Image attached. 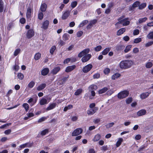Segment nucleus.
<instances>
[{
	"mask_svg": "<svg viewBox=\"0 0 153 153\" xmlns=\"http://www.w3.org/2000/svg\"><path fill=\"white\" fill-rule=\"evenodd\" d=\"M133 63V62L131 60H125L121 61L119 65L121 68L126 69L130 68Z\"/></svg>",
	"mask_w": 153,
	"mask_h": 153,
	"instance_id": "1",
	"label": "nucleus"
},
{
	"mask_svg": "<svg viewBox=\"0 0 153 153\" xmlns=\"http://www.w3.org/2000/svg\"><path fill=\"white\" fill-rule=\"evenodd\" d=\"M129 94V92L128 91L126 90L123 91L119 93L117 97L119 99H123L127 97Z\"/></svg>",
	"mask_w": 153,
	"mask_h": 153,
	"instance_id": "2",
	"label": "nucleus"
},
{
	"mask_svg": "<svg viewBox=\"0 0 153 153\" xmlns=\"http://www.w3.org/2000/svg\"><path fill=\"white\" fill-rule=\"evenodd\" d=\"M93 65L91 64H89L85 66L82 69V71L84 73H86L89 71L92 68Z\"/></svg>",
	"mask_w": 153,
	"mask_h": 153,
	"instance_id": "3",
	"label": "nucleus"
},
{
	"mask_svg": "<svg viewBox=\"0 0 153 153\" xmlns=\"http://www.w3.org/2000/svg\"><path fill=\"white\" fill-rule=\"evenodd\" d=\"M91 55L90 54L84 55L82 58L81 60L82 62H85L88 61L91 58Z\"/></svg>",
	"mask_w": 153,
	"mask_h": 153,
	"instance_id": "4",
	"label": "nucleus"
},
{
	"mask_svg": "<svg viewBox=\"0 0 153 153\" xmlns=\"http://www.w3.org/2000/svg\"><path fill=\"white\" fill-rule=\"evenodd\" d=\"M98 110V108L94 107L93 108H91L87 111V114L88 115H91L95 113Z\"/></svg>",
	"mask_w": 153,
	"mask_h": 153,
	"instance_id": "5",
	"label": "nucleus"
},
{
	"mask_svg": "<svg viewBox=\"0 0 153 153\" xmlns=\"http://www.w3.org/2000/svg\"><path fill=\"white\" fill-rule=\"evenodd\" d=\"M150 93V92H149L142 93L140 94V97L142 100L145 99L149 97Z\"/></svg>",
	"mask_w": 153,
	"mask_h": 153,
	"instance_id": "6",
	"label": "nucleus"
},
{
	"mask_svg": "<svg viewBox=\"0 0 153 153\" xmlns=\"http://www.w3.org/2000/svg\"><path fill=\"white\" fill-rule=\"evenodd\" d=\"M97 20L96 19H94L93 20L91 21L90 23L86 27L87 29H90L93 26V25L96 23Z\"/></svg>",
	"mask_w": 153,
	"mask_h": 153,
	"instance_id": "7",
	"label": "nucleus"
},
{
	"mask_svg": "<svg viewBox=\"0 0 153 153\" xmlns=\"http://www.w3.org/2000/svg\"><path fill=\"white\" fill-rule=\"evenodd\" d=\"M34 34V31L32 29H30L28 30L27 33V37L28 39H30L32 37Z\"/></svg>",
	"mask_w": 153,
	"mask_h": 153,
	"instance_id": "8",
	"label": "nucleus"
},
{
	"mask_svg": "<svg viewBox=\"0 0 153 153\" xmlns=\"http://www.w3.org/2000/svg\"><path fill=\"white\" fill-rule=\"evenodd\" d=\"M49 25V21L48 20H46L43 22L42 25L41 27V28L46 30L48 27Z\"/></svg>",
	"mask_w": 153,
	"mask_h": 153,
	"instance_id": "9",
	"label": "nucleus"
},
{
	"mask_svg": "<svg viewBox=\"0 0 153 153\" xmlns=\"http://www.w3.org/2000/svg\"><path fill=\"white\" fill-rule=\"evenodd\" d=\"M70 13V11L67 10L62 15V19H66L69 16Z\"/></svg>",
	"mask_w": 153,
	"mask_h": 153,
	"instance_id": "10",
	"label": "nucleus"
},
{
	"mask_svg": "<svg viewBox=\"0 0 153 153\" xmlns=\"http://www.w3.org/2000/svg\"><path fill=\"white\" fill-rule=\"evenodd\" d=\"M76 67V66L75 65L68 66L66 68L65 71L66 72H69L75 69Z\"/></svg>",
	"mask_w": 153,
	"mask_h": 153,
	"instance_id": "11",
	"label": "nucleus"
},
{
	"mask_svg": "<svg viewBox=\"0 0 153 153\" xmlns=\"http://www.w3.org/2000/svg\"><path fill=\"white\" fill-rule=\"evenodd\" d=\"M125 48V46L123 45H117L116 46V49L118 51L123 50Z\"/></svg>",
	"mask_w": 153,
	"mask_h": 153,
	"instance_id": "12",
	"label": "nucleus"
},
{
	"mask_svg": "<svg viewBox=\"0 0 153 153\" xmlns=\"http://www.w3.org/2000/svg\"><path fill=\"white\" fill-rule=\"evenodd\" d=\"M49 71V70L48 68H45L41 71V74L43 76L46 75L48 74Z\"/></svg>",
	"mask_w": 153,
	"mask_h": 153,
	"instance_id": "13",
	"label": "nucleus"
},
{
	"mask_svg": "<svg viewBox=\"0 0 153 153\" xmlns=\"http://www.w3.org/2000/svg\"><path fill=\"white\" fill-rule=\"evenodd\" d=\"M146 112V110L144 109L141 110L137 112V115L139 116H142L145 115Z\"/></svg>",
	"mask_w": 153,
	"mask_h": 153,
	"instance_id": "14",
	"label": "nucleus"
},
{
	"mask_svg": "<svg viewBox=\"0 0 153 153\" xmlns=\"http://www.w3.org/2000/svg\"><path fill=\"white\" fill-rule=\"evenodd\" d=\"M47 7V5L46 4L44 3L42 4L40 7V10L42 12H45Z\"/></svg>",
	"mask_w": 153,
	"mask_h": 153,
	"instance_id": "15",
	"label": "nucleus"
},
{
	"mask_svg": "<svg viewBox=\"0 0 153 153\" xmlns=\"http://www.w3.org/2000/svg\"><path fill=\"white\" fill-rule=\"evenodd\" d=\"M60 68L59 67H57L53 68L51 71V73L53 74H56L60 70Z\"/></svg>",
	"mask_w": 153,
	"mask_h": 153,
	"instance_id": "16",
	"label": "nucleus"
},
{
	"mask_svg": "<svg viewBox=\"0 0 153 153\" xmlns=\"http://www.w3.org/2000/svg\"><path fill=\"white\" fill-rule=\"evenodd\" d=\"M46 86V84L45 83H43L40 85L38 86L37 88V90L38 91H40L43 89Z\"/></svg>",
	"mask_w": 153,
	"mask_h": 153,
	"instance_id": "17",
	"label": "nucleus"
},
{
	"mask_svg": "<svg viewBox=\"0 0 153 153\" xmlns=\"http://www.w3.org/2000/svg\"><path fill=\"white\" fill-rule=\"evenodd\" d=\"M109 89L107 87H104L103 88L100 90L98 92L99 94H102L107 91Z\"/></svg>",
	"mask_w": 153,
	"mask_h": 153,
	"instance_id": "18",
	"label": "nucleus"
},
{
	"mask_svg": "<svg viewBox=\"0 0 153 153\" xmlns=\"http://www.w3.org/2000/svg\"><path fill=\"white\" fill-rule=\"evenodd\" d=\"M111 49V48H105L102 52V54L103 55H106L110 51Z\"/></svg>",
	"mask_w": 153,
	"mask_h": 153,
	"instance_id": "19",
	"label": "nucleus"
},
{
	"mask_svg": "<svg viewBox=\"0 0 153 153\" xmlns=\"http://www.w3.org/2000/svg\"><path fill=\"white\" fill-rule=\"evenodd\" d=\"M31 11V9L30 8V7H28L27 8L26 13V16L27 18H29L30 17Z\"/></svg>",
	"mask_w": 153,
	"mask_h": 153,
	"instance_id": "20",
	"label": "nucleus"
},
{
	"mask_svg": "<svg viewBox=\"0 0 153 153\" xmlns=\"http://www.w3.org/2000/svg\"><path fill=\"white\" fill-rule=\"evenodd\" d=\"M97 88V86L94 85H90L88 87V90L89 91L93 90H96Z\"/></svg>",
	"mask_w": 153,
	"mask_h": 153,
	"instance_id": "21",
	"label": "nucleus"
},
{
	"mask_svg": "<svg viewBox=\"0 0 153 153\" xmlns=\"http://www.w3.org/2000/svg\"><path fill=\"white\" fill-rule=\"evenodd\" d=\"M126 31V29L124 28H122L119 29L117 32V35L118 36L120 35L123 34Z\"/></svg>",
	"mask_w": 153,
	"mask_h": 153,
	"instance_id": "22",
	"label": "nucleus"
},
{
	"mask_svg": "<svg viewBox=\"0 0 153 153\" xmlns=\"http://www.w3.org/2000/svg\"><path fill=\"white\" fill-rule=\"evenodd\" d=\"M69 37L70 36L68 34L66 33H65L62 36L63 39L65 41L68 40L69 39Z\"/></svg>",
	"mask_w": 153,
	"mask_h": 153,
	"instance_id": "23",
	"label": "nucleus"
},
{
	"mask_svg": "<svg viewBox=\"0 0 153 153\" xmlns=\"http://www.w3.org/2000/svg\"><path fill=\"white\" fill-rule=\"evenodd\" d=\"M47 103V100L46 99L43 98L40 101V104L41 105H44Z\"/></svg>",
	"mask_w": 153,
	"mask_h": 153,
	"instance_id": "24",
	"label": "nucleus"
},
{
	"mask_svg": "<svg viewBox=\"0 0 153 153\" xmlns=\"http://www.w3.org/2000/svg\"><path fill=\"white\" fill-rule=\"evenodd\" d=\"M56 105L55 103H53L50 104L46 108L47 110H49L54 108Z\"/></svg>",
	"mask_w": 153,
	"mask_h": 153,
	"instance_id": "25",
	"label": "nucleus"
},
{
	"mask_svg": "<svg viewBox=\"0 0 153 153\" xmlns=\"http://www.w3.org/2000/svg\"><path fill=\"white\" fill-rule=\"evenodd\" d=\"M120 76V74L119 73H116L112 76L111 78L112 79L115 80L119 77Z\"/></svg>",
	"mask_w": 153,
	"mask_h": 153,
	"instance_id": "26",
	"label": "nucleus"
},
{
	"mask_svg": "<svg viewBox=\"0 0 153 153\" xmlns=\"http://www.w3.org/2000/svg\"><path fill=\"white\" fill-rule=\"evenodd\" d=\"M100 138V135L99 134L96 135L93 139V141L94 142L97 141L99 140Z\"/></svg>",
	"mask_w": 153,
	"mask_h": 153,
	"instance_id": "27",
	"label": "nucleus"
},
{
	"mask_svg": "<svg viewBox=\"0 0 153 153\" xmlns=\"http://www.w3.org/2000/svg\"><path fill=\"white\" fill-rule=\"evenodd\" d=\"M131 45H128L127 46L124 50V52L125 53H127L131 50Z\"/></svg>",
	"mask_w": 153,
	"mask_h": 153,
	"instance_id": "28",
	"label": "nucleus"
},
{
	"mask_svg": "<svg viewBox=\"0 0 153 153\" xmlns=\"http://www.w3.org/2000/svg\"><path fill=\"white\" fill-rule=\"evenodd\" d=\"M123 140V139L122 138H119V139L118 140L116 144L117 147H118L121 145Z\"/></svg>",
	"mask_w": 153,
	"mask_h": 153,
	"instance_id": "29",
	"label": "nucleus"
},
{
	"mask_svg": "<svg viewBox=\"0 0 153 153\" xmlns=\"http://www.w3.org/2000/svg\"><path fill=\"white\" fill-rule=\"evenodd\" d=\"M114 123L112 122L109 123H108L106 124L105 126L107 128H110L112 127L114 125Z\"/></svg>",
	"mask_w": 153,
	"mask_h": 153,
	"instance_id": "30",
	"label": "nucleus"
},
{
	"mask_svg": "<svg viewBox=\"0 0 153 153\" xmlns=\"http://www.w3.org/2000/svg\"><path fill=\"white\" fill-rule=\"evenodd\" d=\"M41 54L40 53H36L34 56V59L35 60H38L41 57Z\"/></svg>",
	"mask_w": 153,
	"mask_h": 153,
	"instance_id": "31",
	"label": "nucleus"
},
{
	"mask_svg": "<svg viewBox=\"0 0 153 153\" xmlns=\"http://www.w3.org/2000/svg\"><path fill=\"white\" fill-rule=\"evenodd\" d=\"M88 21L87 20H85L83 21L79 25V27H81L88 23Z\"/></svg>",
	"mask_w": 153,
	"mask_h": 153,
	"instance_id": "32",
	"label": "nucleus"
},
{
	"mask_svg": "<svg viewBox=\"0 0 153 153\" xmlns=\"http://www.w3.org/2000/svg\"><path fill=\"white\" fill-rule=\"evenodd\" d=\"M3 10V3L2 0H0V12L1 13Z\"/></svg>",
	"mask_w": 153,
	"mask_h": 153,
	"instance_id": "33",
	"label": "nucleus"
},
{
	"mask_svg": "<svg viewBox=\"0 0 153 153\" xmlns=\"http://www.w3.org/2000/svg\"><path fill=\"white\" fill-rule=\"evenodd\" d=\"M22 106L25 108L26 111H27L28 110L29 105L27 103H25L23 104Z\"/></svg>",
	"mask_w": 153,
	"mask_h": 153,
	"instance_id": "34",
	"label": "nucleus"
},
{
	"mask_svg": "<svg viewBox=\"0 0 153 153\" xmlns=\"http://www.w3.org/2000/svg\"><path fill=\"white\" fill-rule=\"evenodd\" d=\"M147 19V18L145 17L143 18L140 19H139V23H141L145 22Z\"/></svg>",
	"mask_w": 153,
	"mask_h": 153,
	"instance_id": "35",
	"label": "nucleus"
},
{
	"mask_svg": "<svg viewBox=\"0 0 153 153\" xmlns=\"http://www.w3.org/2000/svg\"><path fill=\"white\" fill-rule=\"evenodd\" d=\"M140 4V2L139 1H136L132 5V7L133 8H135L138 6H139V5Z\"/></svg>",
	"mask_w": 153,
	"mask_h": 153,
	"instance_id": "36",
	"label": "nucleus"
},
{
	"mask_svg": "<svg viewBox=\"0 0 153 153\" xmlns=\"http://www.w3.org/2000/svg\"><path fill=\"white\" fill-rule=\"evenodd\" d=\"M48 129H46L41 131V134L42 136L45 135L46 133H48Z\"/></svg>",
	"mask_w": 153,
	"mask_h": 153,
	"instance_id": "37",
	"label": "nucleus"
},
{
	"mask_svg": "<svg viewBox=\"0 0 153 153\" xmlns=\"http://www.w3.org/2000/svg\"><path fill=\"white\" fill-rule=\"evenodd\" d=\"M72 107L73 105H69L67 106H66L64 108V111H66L67 110L72 108Z\"/></svg>",
	"mask_w": 153,
	"mask_h": 153,
	"instance_id": "38",
	"label": "nucleus"
},
{
	"mask_svg": "<svg viewBox=\"0 0 153 153\" xmlns=\"http://www.w3.org/2000/svg\"><path fill=\"white\" fill-rule=\"evenodd\" d=\"M147 38L149 39H153V31L150 32L147 35Z\"/></svg>",
	"mask_w": 153,
	"mask_h": 153,
	"instance_id": "39",
	"label": "nucleus"
},
{
	"mask_svg": "<svg viewBox=\"0 0 153 153\" xmlns=\"http://www.w3.org/2000/svg\"><path fill=\"white\" fill-rule=\"evenodd\" d=\"M146 3H143L141 4L140 5H139V8L140 9H142L144 8L146 6Z\"/></svg>",
	"mask_w": 153,
	"mask_h": 153,
	"instance_id": "40",
	"label": "nucleus"
},
{
	"mask_svg": "<svg viewBox=\"0 0 153 153\" xmlns=\"http://www.w3.org/2000/svg\"><path fill=\"white\" fill-rule=\"evenodd\" d=\"M56 49V47L54 46H53L50 49V52L51 54H53V52Z\"/></svg>",
	"mask_w": 153,
	"mask_h": 153,
	"instance_id": "41",
	"label": "nucleus"
},
{
	"mask_svg": "<svg viewBox=\"0 0 153 153\" xmlns=\"http://www.w3.org/2000/svg\"><path fill=\"white\" fill-rule=\"evenodd\" d=\"M35 82L33 81L30 82L28 84V86L30 88H33Z\"/></svg>",
	"mask_w": 153,
	"mask_h": 153,
	"instance_id": "42",
	"label": "nucleus"
},
{
	"mask_svg": "<svg viewBox=\"0 0 153 153\" xmlns=\"http://www.w3.org/2000/svg\"><path fill=\"white\" fill-rule=\"evenodd\" d=\"M102 48V46L101 45H98L95 47L94 48V50L98 52Z\"/></svg>",
	"mask_w": 153,
	"mask_h": 153,
	"instance_id": "43",
	"label": "nucleus"
},
{
	"mask_svg": "<svg viewBox=\"0 0 153 153\" xmlns=\"http://www.w3.org/2000/svg\"><path fill=\"white\" fill-rule=\"evenodd\" d=\"M152 66V64L151 62H148L146 65V67L147 68H150Z\"/></svg>",
	"mask_w": 153,
	"mask_h": 153,
	"instance_id": "44",
	"label": "nucleus"
},
{
	"mask_svg": "<svg viewBox=\"0 0 153 153\" xmlns=\"http://www.w3.org/2000/svg\"><path fill=\"white\" fill-rule=\"evenodd\" d=\"M90 50L89 48H87L82 51L85 55L87 54L90 51Z\"/></svg>",
	"mask_w": 153,
	"mask_h": 153,
	"instance_id": "45",
	"label": "nucleus"
},
{
	"mask_svg": "<svg viewBox=\"0 0 153 153\" xmlns=\"http://www.w3.org/2000/svg\"><path fill=\"white\" fill-rule=\"evenodd\" d=\"M141 39L140 38H138L134 39V43H137L141 41Z\"/></svg>",
	"mask_w": 153,
	"mask_h": 153,
	"instance_id": "46",
	"label": "nucleus"
},
{
	"mask_svg": "<svg viewBox=\"0 0 153 153\" xmlns=\"http://www.w3.org/2000/svg\"><path fill=\"white\" fill-rule=\"evenodd\" d=\"M21 51V50L19 48L17 49H16L14 53V55L15 56H16Z\"/></svg>",
	"mask_w": 153,
	"mask_h": 153,
	"instance_id": "47",
	"label": "nucleus"
},
{
	"mask_svg": "<svg viewBox=\"0 0 153 153\" xmlns=\"http://www.w3.org/2000/svg\"><path fill=\"white\" fill-rule=\"evenodd\" d=\"M128 19V18H125L124 19H122V20L119 21L117 22L116 24L115 25H117L119 24H122L123 23V22L126 20L127 19Z\"/></svg>",
	"mask_w": 153,
	"mask_h": 153,
	"instance_id": "48",
	"label": "nucleus"
},
{
	"mask_svg": "<svg viewBox=\"0 0 153 153\" xmlns=\"http://www.w3.org/2000/svg\"><path fill=\"white\" fill-rule=\"evenodd\" d=\"M43 17V14L42 13L40 12L38 15V19L41 20H42Z\"/></svg>",
	"mask_w": 153,
	"mask_h": 153,
	"instance_id": "49",
	"label": "nucleus"
},
{
	"mask_svg": "<svg viewBox=\"0 0 153 153\" xmlns=\"http://www.w3.org/2000/svg\"><path fill=\"white\" fill-rule=\"evenodd\" d=\"M17 76L18 78L21 80H22L24 78L23 75L21 73H18Z\"/></svg>",
	"mask_w": 153,
	"mask_h": 153,
	"instance_id": "50",
	"label": "nucleus"
},
{
	"mask_svg": "<svg viewBox=\"0 0 153 153\" xmlns=\"http://www.w3.org/2000/svg\"><path fill=\"white\" fill-rule=\"evenodd\" d=\"M68 77H64L62 78L61 80V82L60 84H62L64 83L67 80Z\"/></svg>",
	"mask_w": 153,
	"mask_h": 153,
	"instance_id": "51",
	"label": "nucleus"
},
{
	"mask_svg": "<svg viewBox=\"0 0 153 153\" xmlns=\"http://www.w3.org/2000/svg\"><path fill=\"white\" fill-rule=\"evenodd\" d=\"M153 44V41H150L145 44V46L146 47H149Z\"/></svg>",
	"mask_w": 153,
	"mask_h": 153,
	"instance_id": "52",
	"label": "nucleus"
},
{
	"mask_svg": "<svg viewBox=\"0 0 153 153\" xmlns=\"http://www.w3.org/2000/svg\"><path fill=\"white\" fill-rule=\"evenodd\" d=\"M110 69L109 68H106L104 70L103 72L105 74H107L110 72Z\"/></svg>",
	"mask_w": 153,
	"mask_h": 153,
	"instance_id": "53",
	"label": "nucleus"
},
{
	"mask_svg": "<svg viewBox=\"0 0 153 153\" xmlns=\"http://www.w3.org/2000/svg\"><path fill=\"white\" fill-rule=\"evenodd\" d=\"M11 124V123H9L6 124H4V125L1 126L0 127V128H1V129L4 128L5 127H6L7 126H10Z\"/></svg>",
	"mask_w": 153,
	"mask_h": 153,
	"instance_id": "54",
	"label": "nucleus"
},
{
	"mask_svg": "<svg viewBox=\"0 0 153 153\" xmlns=\"http://www.w3.org/2000/svg\"><path fill=\"white\" fill-rule=\"evenodd\" d=\"M100 74L99 73L95 74L94 75L93 77L94 79H97L100 77Z\"/></svg>",
	"mask_w": 153,
	"mask_h": 153,
	"instance_id": "55",
	"label": "nucleus"
},
{
	"mask_svg": "<svg viewBox=\"0 0 153 153\" xmlns=\"http://www.w3.org/2000/svg\"><path fill=\"white\" fill-rule=\"evenodd\" d=\"M82 131V129L80 128H77V135L81 134Z\"/></svg>",
	"mask_w": 153,
	"mask_h": 153,
	"instance_id": "56",
	"label": "nucleus"
},
{
	"mask_svg": "<svg viewBox=\"0 0 153 153\" xmlns=\"http://www.w3.org/2000/svg\"><path fill=\"white\" fill-rule=\"evenodd\" d=\"M46 119V118L45 117H41L39 120L38 122L39 123L42 122L44 121Z\"/></svg>",
	"mask_w": 153,
	"mask_h": 153,
	"instance_id": "57",
	"label": "nucleus"
},
{
	"mask_svg": "<svg viewBox=\"0 0 153 153\" xmlns=\"http://www.w3.org/2000/svg\"><path fill=\"white\" fill-rule=\"evenodd\" d=\"M132 101V99L131 98H128L126 100V102L127 104H129Z\"/></svg>",
	"mask_w": 153,
	"mask_h": 153,
	"instance_id": "58",
	"label": "nucleus"
},
{
	"mask_svg": "<svg viewBox=\"0 0 153 153\" xmlns=\"http://www.w3.org/2000/svg\"><path fill=\"white\" fill-rule=\"evenodd\" d=\"M11 132V130L10 129H8L5 130L4 131V133L6 135L10 134Z\"/></svg>",
	"mask_w": 153,
	"mask_h": 153,
	"instance_id": "59",
	"label": "nucleus"
},
{
	"mask_svg": "<svg viewBox=\"0 0 153 153\" xmlns=\"http://www.w3.org/2000/svg\"><path fill=\"white\" fill-rule=\"evenodd\" d=\"M71 6L73 8L75 7L76 6V1L72 2L71 4Z\"/></svg>",
	"mask_w": 153,
	"mask_h": 153,
	"instance_id": "60",
	"label": "nucleus"
},
{
	"mask_svg": "<svg viewBox=\"0 0 153 153\" xmlns=\"http://www.w3.org/2000/svg\"><path fill=\"white\" fill-rule=\"evenodd\" d=\"M123 22H124L122 23L123 26L128 25H129L130 23V22L128 21H126V20Z\"/></svg>",
	"mask_w": 153,
	"mask_h": 153,
	"instance_id": "61",
	"label": "nucleus"
},
{
	"mask_svg": "<svg viewBox=\"0 0 153 153\" xmlns=\"http://www.w3.org/2000/svg\"><path fill=\"white\" fill-rule=\"evenodd\" d=\"M139 30L138 29H136L134 31L133 34L134 35H136L139 33Z\"/></svg>",
	"mask_w": 153,
	"mask_h": 153,
	"instance_id": "62",
	"label": "nucleus"
},
{
	"mask_svg": "<svg viewBox=\"0 0 153 153\" xmlns=\"http://www.w3.org/2000/svg\"><path fill=\"white\" fill-rule=\"evenodd\" d=\"M71 59H70V58H68L66 59H65L63 62V63L64 64H67L70 61V60Z\"/></svg>",
	"mask_w": 153,
	"mask_h": 153,
	"instance_id": "63",
	"label": "nucleus"
},
{
	"mask_svg": "<svg viewBox=\"0 0 153 153\" xmlns=\"http://www.w3.org/2000/svg\"><path fill=\"white\" fill-rule=\"evenodd\" d=\"M83 32L82 31H79L77 33V37H80L83 34Z\"/></svg>",
	"mask_w": 153,
	"mask_h": 153,
	"instance_id": "64",
	"label": "nucleus"
}]
</instances>
